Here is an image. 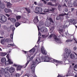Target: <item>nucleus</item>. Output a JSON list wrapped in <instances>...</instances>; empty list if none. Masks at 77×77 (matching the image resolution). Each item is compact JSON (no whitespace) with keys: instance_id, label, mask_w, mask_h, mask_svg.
<instances>
[{"instance_id":"obj_22","label":"nucleus","mask_w":77,"mask_h":77,"mask_svg":"<svg viewBox=\"0 0 77 77\" xmlns=\"http://www.w3.org/2000/svg\"><path fill=\"white\" fill-rule=\"evenodd\" d=\"M10 70V69L9 68V67H7L6 68L4 69V71L5 72H8V71H9Z\"/></svg>"},{"instance_id":"obj_35","label":"nucleus","mask_w":77,"mask_h":77,"mask_svg":"<svg viewBox=\"0 0 77 77\" xmlns=\"http://www.w3.org/2000/svg\"><path fill=\"white\" fill-rule=\"evenodd\" d=\"M61 19V17H60L59 16H57L56 18V20H60V19Z\"/></svg>"},{"instance_id":"obj_13","label":"nucleus","mask_w":77,"mask_h":77,"mask_svg":"<svg viewBox=\"0 0 77 77\" xmlns=\"http://www.w3.org/2000/svg\"><path fill=\"white\" fill-rule=\"evenodd\" d=\"M4 74L5 77H11V75L8 72H5Z\"/></svg>"},{"instance_id":"obj_6","label":"nucleus","mask_w":77,"mask_h":77,"mask_svg":"<svg viewBox=\"0 0 77 77\" xmlns=\"http://www.w3.org/2000/svg\"><path fill=\"white\" fill-rule=\"evenodd\" d=\"M71 53V51L70 50L67 49L66 51V53L64 55V58H66V59H67V58L69 56V55H70Z\"/></svg>"},{"instance_id":"obj_29","label":"nucleus","mask_w":77,"mask_h":77,"mask_svg":"<svg viewBox=\"0 0 77 77\" xmlns=\"http://www.w3.org/2000/svg\"><path fill=\"white\" fill-rule=\"evenodd\" d=\"M0 71H1V72H2V73L3 74V73H4V74L5 73V70H4V68H1Z\"/></svg>"},{"instance_id":"obj_46","label":"nucleus","mask_w":77,"mask_h":77,"mask_svg":"<svg viewBox=\"0 0 77 77\" xmlns=\"http://www.w3.org/2000/svg\"><path fill=\"white\" fill-rule=\"evenodd\" d=\"M69 21L71 23H73V21H72V19H70L69 20Z\"/></svg>"},{"instance_id":"obj_12","label":"nucleus","mask_w":77,"mask_h":77,"mask_svg":"<svg viewBox=\"0 0 77 77\" xmlns=\"http://www.w3.org/2000/svg\"><path fill=\"white\" fill-rule=\"evenodd\" d=\"M38 16H36L35 18L33 20V21L34 23H37L39 22V20H38Z\"/></svg>"},{"instance_id":"obj_64","label":"nucleus","mask_w":77,"mask_h":77,"mask_svg":"<svg viewBox=\"0 0 77 77\" xmlns=\"http://www.w3.org/2000/svg\"><path fill=\"white\" fill-rule=\"evenodd\" d=\"M40 41V39L38 38L37 42H39Z\"/></svg>"},{"instance_id":"obj_2","label":"nucleus","mask_w":77,"mask_h":77,"mask_svg":"<svg viewBox=\"0 0 77 77\" xmlns=\"http://www.w3.org/2000/svg\"><path fill=\"white\" fill-rule=\"evenodd\" d=\"M36 65H36L35 63H34L31 66V69H32V74L33 76L34 77H36V75H35V67Z\"/></svg>"},{"instance_id":"obj_42","label":"nucleus","mask_w":77,"mask_h":77,"mask_svg":"<svg viewBox=\"0 0 77 77\" xmlns=\"http://www.w3.org/2000/svg\"><path fill=\"white\" fill-rule=\"evenodd\" d=\"M1 44H3L4 43V39H2L1 41Z\"/></svg>"},{"instance_id":"obj_45","label":"nucleus","mask_w":77,"mask_h":77,"mask_svg":"<svg viewBox=\"0 0 77 77\" xmlns=\"http://www.w3.org/2000/svg\"><path fill=\"white\" fill-rule=\"evenodd\" d=\"M65 11L66 12H67L68 11V8H66L65 9Z\"/></svg>"},{"instance_id":"obj_26","label":"nucleus","mask_w":77,"mask_h":77,"mask_svg":"<svg viewBox=\"0 0 77 77\" xmlns=\"http://www.w3.org/2000/svg\"><path fill=\"white\" fill-rule=\"evenodd\" d=\"M7 54L5 52L4 53H1V56H3V57H4V56H5Z\"/></svg>"},{"instance_id":"obj_31","label":"nucleus","mask_w":77,"mask_h":77,"mask_svg":"<svg viewBox=\"0 0 77 77\" xmlns=\"http://www.w3.org/2000/svg\"><path fill=\"white\" fill-rule=\"evenodd\" d=\"M8 60L9 61V64L10 65H11V64H12V63H13V62L10 59H8Z\"/></svg>"},{"instance_id":"obj_41","label":"nucleus","mask_w":77,"mask_h":77,"mask_svg":"<svg viewBox=\"0 0 77 77\" xmlns=\"http://www.w3.org/2000/svg\"><path fill=\"white\" fill-rule=\"evenodd\" d=\"M62 8V6L59 5L58 7V10H60V8Z\"/></svg>"},{"instance_id":"obj_3","label":"nucleus","mask_w":77,"mask_h":77,"mask_svg":"<svg viewBox=\"0 0 77 77\" xmlns=\"http://www.w3.org/2000/svg\"><path fill=\"white\" fill-rule=\"evenodd\" d=\"M49 62H54L56 63V66H58L59 64H60V63H61V62H62V61H60L57 60H54L52 58H49Z\"/></svg>"},{"instance_id":"obj_57","label":"nucleus","mask_w":77,"mask_h":77,"mask_svg":"<svg viewBox=\"0 0 77 77\" xmlns=\"http://www.w3.org/2000/svg\"><path fill=\"white\" fill-rule=\"evenodd\" d=\"M43 2L44 3L45 5H46V4H47V2H46V1H45Z\"/></svg>"},{"instance_id":"obj_28","label":"nucleus","mask_w":77,"mask_h":77,"mask_svg":"<svg viewBox=\"0 0 77 77\" xmlns=\"http://www.w3.org/2000/svg\"><path fill=\"white\" fill-rule=\"evenodd\" d=\"M77 65L75 64V66H74L73 68L74 69V70L75 71H77Z\"/></svg>"},{"instance_id":"obj_38","label":"nucleus","mask_w":77,"mask_h":77,"mask_svg":"<svg viewBox=\"0 0 77 77\" xmlns=\"http://www.w3.org/2000/svg\"><path fill=\"white\" fill-rule=\"evenodd\" d=\"M48 5H50V6H53V5L52 4V3L50 2H48L47 3Z\"/></svg>"},{"instance_id":"obj_49","label":"nucleus","mask_w":77,"mask_h":77,"mask_svg":"<svg viewBox=\"0 0 77 77\" xmlns=\"http://www.w3.org/2000/svg\"><path fill=\"white\" fill-rule=\"evenodd\" d=\"M15 2H19L20 1H21V0H15Z\"/></svg>"},{"instance_id":"obj_20","label":"nucleus","mask_w":77,"mask_h":77,"mask_svg":"<svg viewBox=\"0 0 77 77\" xmlns=\"http://www.w3.org/2000/svg\"><path fill=\"white\" fill-rule=\"evenodd\" d=\"M29 51L30 53H35V48H32L29 50Z\"/></svg>"},{"instance_id":"obj_27","label":"nucleus","mask_w":77,"mask_h":77,"mask_svg":"<svg viewBox=\"0 0 77 77\" xmlns=\"http://www.w3.org/2000/svg\"><path fill=\"white\" fill-rule=\"evenodd\" d=\"M49 12H50V9H45L44 10V12H45V13Z\"/></svg>"},{"instance_id":"obj_7","label":"nucleus","mask_w":77,"mask_h":77,"mask_svg":"<svg viewBox=\"0 0 77 77\" xmlns=\"http://www.w3.org/2000/svg\"><path fill=\"white\" fill-rule=\"evenodd\" d=\"M54 39H55V41L58 43H62L61 40L59 38H58L57 36L54 35L53 36Z\"/></svg>"},{"instance_id":"obj_59","label":"nucleus","mask_w":77,"mask_h":77,"mask_svg":"<svg viewBox=\"0 0 77 77\" xmlns=\"http://www.w3.org/2000/svg\"><path fill=\"white\" fill-rule=\"evenodd\" d=\"M63 6H66V7H67V6L66 5V4L65 3L64 5H63Z\"/></svg>"},{"instance_id":"obj_55","label":"nucleus","mask_w":77,"mask_h":77,"mask_svg":"<svg viewBox=\"0 0 77 77\" xmlns=\"http://www.w3.org/2000/svg\"><path fill=\"white\" fill-rule=\"evenodd\" d=\"M8 45H11V46H12V47H13V46H14V45L12 44H8Z\"/></svg>"},{"instance_id":"obj_1","label":"nucleus","mask_w":77,"mask_h":77,"mask_svg":"<svg viewBox=\"0 0 77 77\" xmlns=\"http://www.w3.org/2000/svg\"><path fill=\"white\" fill-rule=\"evenodd\" d=\"M50 58L47 57H42L41 58L40 60L39 58L38 57L35 60V63L38 64L42 62H49V59Z\"/></svg>"},{"instance_id":"obj_34","label":"nucleus","mask_w":77,"mask_h":77,"mask_svg":"<svg viewBox=\"0 0 77 77\" xmlns=\"http://www.w3.org/2000/svg\"><path fill=\"white\" fill-rule=\"evenodd\" d=\"M49 20L50 23H54V22L53 21V20L51 19V18H50Z\"/></svg>"},{"instance_id":"obj_39","label":"nucleus","mask_w":77,"mask_h":77,"mask_svg":"<svg viewBox=\"0 0 77 77\" xmlns=\"http://www.w3.org/2000/svg\"><path fill=\"white\" fill-rule=\"evenodd\" d=\"M72 41V40L68 39L66 41V42H71Z\"/></svg>"},{"instance_id":"obj_63","label":"nucleus","mask_w":77,"mask_h":77,"mask_svg":"<svg viewBox=\"0 0 77 77\" xmlns=\"http://www.w3.org/2000/svg\"><path fill=\"white\" fill-rule=\"evenodd\" d=\"M59 33H60V35H63V32L62 33V32H59Z\"/></svg>"},{"instance_id":"obj_15","label":"nucleus","mask_w":77,"mask_h":77,"mask_svg":"<svg viewBox=\"0 0 77 77\" xmlns=\"http://www.w3.org/2000/svg\"><path fill=\"white\" fill-rule=\"evenodd\" d=\"M5 11L6 13H8V12H11L12 13V10L10 9H8L7 8H5Z\"/></svg>"},{"instance_id":"obj_19","label":"nucleus","mask_w":77,"mask_h":77,"mask_svg":"<svg viewBox=\"0 0 77 77\" xmlns=\"http://www.w3.org/2000/svg\"><path fill=\"white\" fill-rule=\"evenodd\" d=\"M70 57L72 59H74L75 58V56L74 54H71L70 55Z\"/></svg>"},{"instance_id":"obj_47","label":"nucleus","mask_w":77,"mask_h":77,"mask_svg":"<svg viewBox=\"0 0 77 77\" xmlns=\"http://www.w3.org/2000/svg\"><path fill=\"white\" fill-rule=\"evenodd\" d=\"M16 76L17 77H19V74L17 73L16 74Z\"/></svg>"},{"instance_id":"obj_60","label":"nucleus","mask_w":77,"mask_h":77,"mask_svg":"<svg viewBox=\"0 0 77 77\" xmlns=\"http://www.w3.org/2000/svg\"><path fill=\"white\" fill-rule=\"evenodd\" d=\"M73 20L74 22H76V20H75V19H73Z\"/></svg>"},{"instance_id":"obj_17","label":"nucleus","mask_w":77,"mask_h":77,"mask_svg":"<svg viewBox=\"0 0 77 77\" xmlns=\"http://www.w3.org/2000/svg\"><path fill=\"white\" fill-rule=\"evenodd\" d=\"M7 6L8 8H11L12 6V4L10 2H7Z\"/></svg>"},{"instance_id":"obj_9","label":"nucleus","mask_w":77,"mask_h":77,"mask_svg":"<svg viewBox=\"0 0 77 77\" xmlns=\"http://www.w3.org/2000/svg\"><path fill=\"white\" fill-rule=\"evenodd\" d=\"M38 12L36 13H37L38 14H43V15H44L45 13H42V8L41 7L39 8V9L38 10Z\"/></svg>"},{"instance_id":"obj_23","label":"nucleus","mask_w":77,"mask_h":77,"mask_svg":"<svg viewBox=\"0 0 77 77\" xmlns=\"http://www.w3.org/2000/svg\"><path fill=\"white\" fill-rule=\"evenodd\" d=\"M21 16H16V21H18L19 20H20L21 19Z\"/></svg>"},{"instance_id":"obj_50","label":"nucleus","mask_w":77,"mask_h":77,"mask_svg":"<svg viewBox=\"0 0 77 77\" xmlns=\"http://www.w3.org/2000/svg\"><path fill=\"white\" fill-rule=\"evenodd\" d=\"M13 66H15V67H17V66H18V65L14 64V65H13Z\"/></svg>"},{"instance_id":"obj_10","label":"nucleus","mask_w":77,"mask_h":77,"mask_svg":"<svg viewBox=\"0 0 77 77\" xmlns=\"http://www.w3.org/2000/svg\"><path fill=\"white\" fill-rule=\"evenodd\" d=\"M41 31L42 33H44L45 32H47V31H48V30H47V28L42 27L41 28Z\"/></svg>"},{"instance_id":"obj_61","label":"nucleus","mask_w":77,"mask_h":77,"mask_svg":"<svg viewBox=\"0 0 77 77\" xmlns=\"http://www.w3.org/2000/svg\"><path fill=\"white\" fill-rule=\"evenodd\" d=\"M76 23H76V22H73V24H76Z\"/></svg>"},{"instance_id":"obj_44","label":"nucleus","mask_w":77,"mask_h":77,"mask_svg":"<svg viewBox=\"0 0 77 77\" xmlns=\"http://www.w3.org/2000/svg\"><path fill=\"white\" fill-rule=\"evenodd\" d=\"M13 34H11L10 35L11 38L12 39H13Z\"/></svg>"},{"instance_id":"obj_8","label":"nucleus","mask_w":77,"mask_h":77,"mask_svg":"<svg viewBox=\"0 0 77 77\" xmlns=\"http://www.w3.org/2000/svg\"><path fill=\"white\" fill-rule=\"evenodd\" d=\"M41 52L44 55H47V53L45 51V49L42 46L41 48Z\"/></svg>"},{"instance_id":"obj_16","label":"nucleus","mask_w":77,"mask_h":77,"mask_svg":"<svg viewBox=\"0 0 77 77\" xmlns=\"http://www.w3.org/2000/svg\"><path fill=\"white\" fill-rule=\"evenodd\" d=\"M15 71V69L14 68L11 67L10 68L9 72L10 73H13Z\"/></svg>"},{"instance_id":"obj_21","label":"nucleus","mask_w":77,"mask_h":77,"mask_svg":"<svg viewBox=\"0 0 77 77\" xmlns=\"http://www.w3.org/2000/svg\"><path fill=\"white\" fill-rule=\"evenodd\" d=\"M55 8H51L50 10V12H52V13H54V10H55Z\"/></svg>"},{"instance_id":"obj_36","label":"nucleus","mask_w":77,"mask_h":77,"mask_svg":"<svg viewBox=\"0 0 77 77\" xmlns=\"http://www.w3.org/2000/svg\"><path fill=\"white\" fill-rule=\"evenodd\" d=\"M65 75L63 76L62 75H59V74H58L57 77H65Z\"/></svg>"},{"instance_id":"obj_58","label":"nucleus","mask_w":77,"mask_h":77,"mask_svg":"<svg viewBox=\"0 0 77 77\" xmlns=\"http://www.w3.org/2000/svg\"><path fill=\"white\" fill-rule=\"evenodd\" d=\"M51 0L52 2H56V0Z\"/></svg>"},{"instance_id":"obj_14","label":"nucleus","mask_w":77,"mask_h":77,"mask_svg":"<svg viewBox=\"0 0 77 77\" xmlns=\"http://www.w3.org/2000/svg\"><path fill=\"white\" fill-rule=\"evenodd\" d=\"M8 20H10L12 22V23H14L16 21V19L14 18H12L11 19L10 17H9L8 18Z\"/></svg>"},{"instance_id":"obj_11","label":"nucleus","mask_w":77,"mask_h":77,"mask_svg":"<svg viewBox=\"0 0 77 77\" xmlns=\"http://www.w3.org/2000/svg\"><path fill=\"white\" fill-rule=\"evenodd\" d=\"M0 8L2 9H4L5 8V4L3 3H2V2L0 1Z\"/></svg>"},{"instance_id":"obj_51","label":"nucleus","mask_w":77,"mask_h":77,"mask_svg":"<svg viewBox=\"0 0 77 77\" xmlns=\"http://www.w3.org/2000/svg\"><path fill=\"white\" fill-rule=\"evenodd\" d=\"M64 18H63V17H62L61 18V19H60V21H62V20H64Z\"/></svg>"},{"instance_id":"obj_37","label":"nucleus","mask_w":77,"mask_h":77,"mask_svg":"<svg viewBox=\"0 0 77 77\" xmlns=\"http://www.w3.org/2000/svg\"><path fill=\"white\" fill-rule=\"evenodd\" d=\"M68 6L69 7H72V4H71V3H68Z\"/></svg>"},{"instance_id":"obj_56","label":"nucleus","mask_w":77,"mask_h":77,"mask_svg":"<svg viewBox=\"0 0 77 77\" xmlns=\"http://www.w3.org/2000/svg\"><path fill=\"white\" fill-rule=\"evenodd\" d=\"M59 30L60 31L59 32H60L61 33H63V31L62 30Z\"/></svg>"},{"instance_id":"obj_62","label":"nucleus","mask_w":77,"mask_h":77,"mask_svg":"<svg viewBox=\"0 0 77 77\" xmlns=\"http://www.w3.org/2000/svg\"><path fill=\"white\" fill-rule=\"evenodd\" d=\"M74 8H72V11H74Z\"/></svg>"},{"instance_id":"obj_25","label":"nucleus","mask_w":77,"mask_h":77,"mask_svg":"<svg viewBox=\"0 0 77 77\" xmlns=\"http://www.w3.org/2000/svg\"><path fill=\"white\" fill-rule=\"evenodd\" d=\"M20 24H20V23H19L18 22H17L15 23V27H18L19 26H20Z\"/></svg>"},{"instance_id":"obj_43","label":"nucleus","mask_w":77,"mask_h":77,"mask_svg":"<svg viewBox=\"0 0 77 77\" xmlns=\"http://www.w3.org/2000/svg\"><path fill=\"white\" fill-rule=\"evenodd\" d=\"M15 27H14L12 28V30L13 32H14V30H15Z\"/></svg>"},{"instance_id":"obj_53","label":"nucleus","mask_w":77,"mask_h":77,"mask_svg":"<svg viewBox=\"0 0 77 77\" xmlns=\"http://www.w3.org/2000/svg\"><path fill=\"white\" fill-rule=\"evenodd\" d=\"M77 49V48L76 47H75L74 48H73V50H74L75 51V50H76Z\"/></svg>"},{"instance_id":"obj_30","label":"nucleus","mask_w":77,"mask_h":77,"mask_svg":"<svg viewBox=\"0 0 77 77\" xmlns=\"http://www.w3.org/2000/svg\"><path fill=\"white\" fill-rule=\"evenodd\" d=\"M24 8L27 11L28 13H30V10L29 9H27L26 8Z\"/></svg>"},{"instance_id":"obj_33","label":"nucleus","mask_w":77,"mask_h":77,"mask_svg":"<svg viewBox=\"0 0 77 77\" xmlns=\"http://www.w3.org/2000/svg\"><path fill=\"white\" fill-rule=\"evenodd\" d=\"M39 7H36L35 8V10L36 11L38 12V11H39Z\"/></svg>"},{"instance_id":"obj_24","label":"nucleus","mask_w":77,"mask_h":77,"mask_svg":"<svg viewBox=\"0 0 77 77\" xmlns=\"http://www.w3.org/2000/svg\"><path fill=\"white\" fill-rule=\"evenodd\" d=\"M6 58L5 57H3L1 59V62H2V63H5V62H6Z\"/></svg>"},{"instance_id":"obj_48","label":"nucleus","mask_w":77,"mask_h":77,"mask_svg":"<svg viewBox=\"0 0 77 77\" xmlns=\"http://www.w3.org/2000/svg\"><path fill=\"white\" fill-rule=\"evenodd\" d=\"M52 36H53V35H50L48 37V38H49L50 39V38H51V37H52Z\"/></svg>"},{"instance_id":"obj_40","label":"nucleus","mask_w":77,"mask_h":77,"mask_svg":"<svg viewBox=\"0 0 77 77\" xmlns=\"http://www.w3.org/2000/svg\"><path fill=\"white\" fill-rule=\"evenodd\" d=\"M5 41L6 42H9V38H8L6 39L5 40Z\"/></svg>"},{"instance_id":"obj_5","label":"nucleus","mask_w":77,"mask_h":77,"mask_svg":"<svg viewBox=\"0 0 77 77\" xmlns=\"http://www.w3.org/2000/svg\"><path fill=\"white\" fill-rule=\"evenodd\" d=\"M0 21L2 23H4L7 21V17L6 16L2 15H0Z\"/></svg>"},{"instance_id":"obj_18","label":"nucleus","mask_w":77,"mask_h":77,"mask_svg":"<svg viewBox=\"0 0 77 77\" xmlns=\"http://www.w3.org/2000/svg\"><path fill=\"white\" fill-rule=\"evenodd\" d=\"M68 14H69V13H67V14L66 13H64L63 14H60L59 16H60V17H64L65 15H67V16H68Z\"/></svg>"},{"instance_id":"obj_4","label":"nucleus","mask_w":77,"mask_h":77,"mask_svg":"<svg viewBox=\"0 0 77 77\" xmlns=\"http://www.w3.org/2000/svg\"><path fill=\"white\" fill-rule=\"evenodd\" d=\"M30 60H27V62L25 64V67L24 66H21L20 65H19L18 66H17V71H20L21 70V69L23 67L25 68L26 67V66H27V65L29 63V62H30Z\"/></svg>"},{"instance_id":"obj_32","label":"nucleus","mask_w":77,"mask_h":77,"mask_svg":"<svg viewBox=\"0 0 77 77\" xmlns=\"http://www.w3.org/2000/svg\"><path fill=\"white\" fill-rule=\"evenodd\" d=\"M9 60L6 61V62L5 63V65H9Z\"/></svg>"},{"instance_id":"obj_52","label":"nucleus","mask_w":77,"mask_h":77,"mask_svg":"<svg viewBox=\"0 0 77 77\" xmlns=\"http://www.w3.org/2000/svg\"><path fill=\"white\" fill-rule=\"evenodd\" d=\"M5 15L7 16V17H9L10 16V15H9V14H5Z\"/></svg>"},{"instance_id":"obj_54","label":"nucleus","mask_w":77,"mask_h":77,"mask_svg":"<svg viewBox=\"0 0 77 77\" xmlns=\"http://www.w3.org/2000/svg\"><path fill=\"white\" fill-rule=\"evenodd\" d=\"M34 5H37V3L36 2H34Z\"/></svg>"}]
</instances>
